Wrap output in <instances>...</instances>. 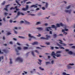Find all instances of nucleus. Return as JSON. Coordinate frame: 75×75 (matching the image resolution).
I'll return each instance as SVG.
<instances>
[{
    "mask_svg": "<svg viewBox=\"0 0 75 75\" xmlns=\"http://www.w3.org/2000/svg\"><path fill=\"white\" fill-rule=\"evenodd\" d=\"M11 34V33L10 32H8L7 33V34L8 35H10V34Z\"/></svg>",
    "mask_w": 75,
    "mask_h": 75,
    "instance_id": "4c0bfd02",
    "label": "nucleus"
},
{
    "mask_svg": "<svg viewBox=\"0 0 75 75\" xmlns=\"http://www.w3.org/2000/svg\"><path fill=\"white\" fill-rule=\"evenodd\" d=\"M45 8H44V7H42V9L43 10H45Z\"/></svg>",
    "mask_w": 75,
    "mask_h": 75,
    "instance_id": "13d9d810",
    "label": "nucleus"
},
{
    "mask_svg": "<svg viewBox=\"0 0 75 75\" xmlns=\"http://www.w3.org/2000/svg\"><path fill=\"white\" fill-rule=\"evenodd\" d=\"M20 15H22V16H24V13H21L20 11H18L17 13V16H16V17H17L18 16H20Z\"/></svg>",
    "mask_w": 75,
    "mask_h": 75,
    "instance_id": "39448f33",
    "label": "nucleus"
},
{
    "mask_svg": "<svg viewBox=\"0 0 75 75\" xmlns=\"http://www.w3.org/2000/svg\"><path fill=\"white\" fill-rule=\"evenodd\" d=\"M10 6V5H6L5 6L6 8H4V10H6V11H8V9H7V8H8V6Z\"/></svg>",
    "mask_w": 75,
    "mask_h": 75,
    "instance_id": "4468645a",
    "label": "nucleus"
},
{
    "mask_svg": "<svg viewBox=\"0 0 75 75\" xmlns=\"http://www.w3.org/2000/svg\"><path fill=\"white\" fill-rule=\"evenodd\" d=\"M64 30H65V31H68V29H67V28H65L64 29Z\"/></svg>",
    "mask_w": 75,
    "mask_h": 75,
    "instance_id": "3c124183",
    "label": "nucleus"
},
{
    "mask_svg": "<svg viewBox=\"0 0 75 75\" xmlns=\"http://www.w3.org/2000/svg\"><path fill=\"white\" fill-rule=\"evenodd\" d=\"M29 0H23V2H25V1H27Z\"/></svg>",
    "mask_w": 75,
    "mask_h": 75,
    "instance_id": "680f3d73",
    "label": "nucleus"
},
{
    "mask_svg": "<svg viewBox=\"0 0 75 75\" xmlns=\"http://www.w3.org/2000/svg\"><path fill=\"white\" fill-rule=\"evenodd\" d=\"M39 68L40 69V70H42V71H43L44 70V69L41 68V67H39Z\"/></svg>",
    "mask_w": 75,
    "mask_h": 75,
    "instance_id": "e433bc0d",
    "label": "nucleus"
},
{
    "mask_svg": "<svg viewBox=\"0 0 75 75\" xmlns=\"http://www.w3.org/2000/svg\"><path fill=\"white\" fill-rule=\"evenodd\" d=\"M71 48H74V49H75V46H72Z\"/></svg>",
    "mask_w": 75,
    "mask_h": 75,
    "instance_id": "09e8293b",
    "label": "nucleus"
},
{
    "mask_svg": "<svg viewBox=\"0 0 75 75\" xmlns=\"http://www.w3.org/2000/svg\"><path fill=\"white\" fill-rule=\"evenodd\" d=\"M36 29H37L39 31H42V30H43V28H37Z\"/></svg>",
    "mask_w": 75,
    "mask_h": 75,
    "instance_id": "2eb2a0df",
    "label": "nucleus"
},
{
    "mask_svg": "<svg viewBox=\"0 0 75 75\" xmlns=\"http://www.w3.org/2000/svg\"><path fill=\"white\" fill-rule=\"evenodd\" d=\"M48 58L49 59H50V58H51V57H50V56H48Z\"/></svg>",
    "mask_w": 75,
    "mask_h": 75,
    "instance_id": "69168bd1",
    "label": "nucleus"
},
{
    "mask_svg": "<svg viewBox=\"0 0 75 75\" xmlns=\"http://www.w3.org/2000/svg\"><path fill=\"white\" fill-rule=\"evenodd\" d=\"M14 31L15 34H17V32L16 31V30H14Z\"/></svg>",
    "mask_w": 75,
    "mask_h": 75,
    "instance_id": "de8ad7c7",
    "label": "nucleus"
},
{
    "mask_svg": "<svg viewBox=\"0 0 75 75\" xmlns=\"http://www.w3.org/2000/svg\"><path fill=\"white\" fill-rule=\"evenodd\" d=\"M31 54L33 56V57H35L34 54V52L33 51H32L31 52Z\"/></svg>",
    "mask_w": 75,
    "mask_h": 75,
    "instance_id": "cd10ccee",
    "label": "nucleus"
},
{
    "mask_svg": "<svg viewBox=\"0 0 75 75\" xmlns=\"http://www.w3.org/2000/svg\"><path fill=\"white\" fill-rule=\"evenodd\" d=\"M72 10H65V11L66 13H68L69 14H70L71 13Z\"/></svg>",
    "mask_w": 75,
    "mask_h": 75,
    "instance_id": "9d476101",
    "label": "nucleus"
},
{
    "mask_svg": "<svg viewBox=\"0 0 75 75\" xmlns=\"http://www.w3.org/2000/svg\"><path fill=\"white\" fill-rule=\"evenodd\" d=\"M3 59V56H1V57H0V62L1 61V59Z\"/></svg>",
    "mask_w": 75,
    "mask_h": 75,
    "instance_id": "bb28decb",
    "label": "nucleus"
},
{
    "mask_svg": "<svg viewBox=\"0 0 75 75\" xmlns=\"http://www.w3.org/2000/svg\"><path fill=\"white\" fill-rule=\"evenodd\" d=\"M25 22L26 24H30V22H27V21H25Z\"/></svg>",
    "mask_w": 75,
    "mask_h": 75,
    "instance_id": "4be33fe9",
    "label": "nucleus"
},
{
    "mask_svg": "<svg viewBox=\"0 0 75 75\" xmlns=\"http://www.w3.org/2000/svg\"><path fill=\"white\" fill-rule=\"evenodd\" d=\"M51 27H47L46 28V29L47 30V31H50V30H52V29L51 28H55V30H57V27L55 26L54 25H52L51 26Z\"/></svg>",
    "mask_w": 75,
    "mask_h": 75,
    "instance_id": "f257e3e1",
    "label": "nucleus"
},
{
    "mask_svg": "<svg viewBox=\"0 0 75 75\" xmlns=\"http://www.w3.org/2000/svg\"><path fill=\"white\" fill-rule=\"evenodd\" d=\"M28 36L29 37H30L31 38H33L34 39H36V38L34 36H31L30 34H29Z\"/></svg>",
    "mask_w": 75,
    "mask_h": 75,
    "instance_id": "dca6fc26",
    "label": "nucleus"
},
{
    "mask_svg": "<svg viewBox=\"0 0 75 75\" xmlns=\"http://www.w3.org/2000/svg\"><path fill=\"white\" fill-rule=\"evenodd\" d=\"M35 51L36 53H38V54H39V52L37 50H35Z\"/></svg>",
    "mask_w": 75,
    "mask_h": 75,
    "instance_id": "f704fd0d",
    "label": "nucleus"
},
{
    "mask_svg": "<svg viewBox=\"0 0 75 75\" xmlns=\"http://www.w3.org/2000/svg\"><path fill=\"white\" fill-rule=\"evenodd\" d=\"M10 64H12V63H13V62H12V61H11V59H10Z\"/></svg>",
    "mask_w": 75,
    "mask_h": 75,
    "instance_id": "7c9ffc66",
    "label": "nucleus"
},
{
    "mask_svg": "<svg viewBox=\"0 0 75 75\" xmlns=\"http://www.w3.org/2000/svg\"><path fill=\"white\" fill-rule=\"evenodd\" d=\"M68 54H69L70 55H72V54H73V52H72V51H70L68 52Z\"/></svg>",
    "mask_w": 75,
    "mask_h": 75,
    "instance_id": "6ab92c4d",
    "label": "nucleus"
},
{
    "mask_svg": "<svg viewBox=\"0 0 75 75\" xmlns=\"http://www.w3.org/2000/svg\"><path fill=\"white\" fill-rule=\"evenodd\" d=\"M56 56L57 57H60L61 56V54H56Z\"/></svg>",
    "mask_w": 75,
    "mask_h": 75,
    "instance_id": "aec40b11",
    "label": "nucleus"
},
{
    "mask_svg": "<svg viewBox=\"0 0 75 75\" xmlns=\"http://www.w3.org/2000/svg\"><path fill=\"white\" fill-rule=\"evenodd\" d=\"M61 25V26H62V27H63L64 26V24H62V23H61L60 24V26Z\"/></svg>",
    "mask_w": 75,
    "mask_h": 75,
    "instance_id": "58836bf2",
    "label": "nucleus"
},
{
    "mask_svg": "<svg viewBox=\"0 0 75 75\" xmlns=\"http://www.w3.org/2000/svg\"><path fill=\"white\" fill-rule=\"evenodd\" d=\"M30 7L31 8H32V7H34V8H37L38 7L37 6V5H33L31 6Z\"/></svg>",
    "mask_w": 75,
    "mask_h": 75,
    "instance_id": "9b49d317",
    "label": "nucleus"
},
{
    "mask_svg": "<svg viewBox=\"0 0 75 75\" xmlns=\"http://www.w3.org/2000/svg\"><path fill=\"white\" fill-rule=\"evenodd\" d=\"M9 22L10 23H12V22H13V21H12V20H10V21H9Z\"/></svg>",
    "mask_w": 75,
    "mask_h": 75,
    "instance_id": "bf43d9fd",
    "label": "nucleus"
},
{
    "mask_svg": "<svg viewBox=\"0 0 75 75\" xmlns=\"http://www.w3.org/2000/svg\"><path fill=\"white\" fill-rule=\"evenodd\" d=\"M30 3H31V2L29 1L26 2V4H29Z\"/></svg>",
    "mask_w": 75,
    "mask_h": 75,
    "instance_id": "8fccbe9b",
    "label": "nucleus"
},
{
    "mask_svg": "<svg viewBox=\"0 0 75 75\" xmlns=\"http://www.w3.org/2000/svg\"><path fill=\"white\" fill-rule=\"evenodd\" d=\"M15 50H16V52H17L16 53L17 55H20V53H18V50H17V49H16Z\"/></svg>",
    "mask_w": 75,
    "mask_h": 75,
    "instance_id": "a211bd4d",
    "label": "nucleus"
},
{
    "mask_svg": "<svg viewBox=\"0 0 75 75\" xmlns=\"http://www.w3.org/2000/svg\"><path fill=\"white\" fill-rule=\"evenodd\" d=\"M28 9V6L26 5V8H23L22 9V10L23 11H26Z\"/></svg>",
    "mask_w": 75,
    "mask_h": 75,
    "instance_id": "1a4fd4ad",
    "label": "nucleus"
},
{
    "mask_svg": "<svg viewBox=\"0 0 75 75\" xmlns=\"http://www.w3.org/2000/svg\"><path fill=\"white\" fill-rule=\"evenodd\" d=\"M74 64L72 63V64H71L70 63L69 64H68L67 65V67L68 69H71V66L70 65L72 66V65H74Z\"/></svg>",
    "mask_w": 75,
    "mask_h": 75,
    "instance_id": "423d86ee",
    "label": "nucleus"
},
{
    "mask_svg": "<svg viewBox=\"0 0 75 75\" xmlns=\"http://www.w3.org/2000/svg\"><path fill=\"white\" fill-rule=\"evenodd\" d=\"M40 10V8H37L36 9V10Z\"/></svg>",
    "mask_w": 75,
    "mask_h": 75,
    "instance_id": "338daca9",
    "label": "nucleus"
},
{
    "mask_svg": "<svg viewBox=\"0 0 75 75\" xmlns=\"http://www.w3.org/2000/svg\"><path fill=\"white\" fill-rule=\"evenodd\" d=\"M0 54H3V52H1V51L0 50Z\"/></svg>",
    "mask_w": 75,
    "mask_h": 75,
    "instance_id": "5fc2aeb1",
    "label": "nucleus"
},
{
    "mask_svg": "<svg viewBox=\"0 0 75 75\" xmlns=\"http://www.w3.org/2000/svg\"><path fill=\"white\" fill-rule=\"evenodd\" d=\"M71 7V6H68L67 8V9H69V8H70Z\"/></svg>",
    "mask_w": 75,
    "mask_h": 75,
    "instance_id": "79ce46f5",
    "label": "nucleus"
},
{
    "mask_svg": "<svg viewBox=\"0 0 75 75\" xmlns=\"http://www.w3.org/2000/svg\"><path fill=\"white\" fill-rule=\"evenodd\" d=\"M65 29L64 30V29H62V33H64L63 34H65V35L66 34H67V33H66L65 32Z\"/></svg>",
    "mask_w": 75,
    "mask_h": 75,
    "instance_id": "f3484780",
    "label": "nucleus"
},
{
    "mask_svg": "<svg viewBox=\"0 0 75 75\" xmlns=\"http://www.w3.org/2000/svg\"><path fill=\"white\" fill-rule=\"evenodd\" d=\"M47 25H48V24H47V23H46L45 24V26H47Z\"/></svg>",
    "mask_w": 75,
    "mask_h": 75,
    "instance_id": "774afa93",
    "label": "nucleus"
},
{
    "mask_svg": "<svg viewBox=\"0 0 75 75\" xmlns=\"http://www.w3.org/2000/svg\"><path fill=\"white\" fill-rule=\"evenodd\" d=\"M12 9H13V10H14V9H15V8L13 7H11L10 8V10H12Z\"/></svg>",
    "mask_w": 75,
    "mask_h": 75,
    "instance_id": "c03bdc74",
    "label": "nucleus"
},
{
    "mask_svg": "<svg viewBox=\"0 0 75 75\" xmlns=\"http://www.w3.org/2000/svg\"><path fill=\"white\" fill-rule=\"evenodd\" d=\"M65 51H66V52H68V51H69V50L66 49L65 50Z\"/></svg>",
    "mask_w": 75,
    "mask_h": 75,
    "instance_id": "49530a36",
    "label": "nucleus"
},
{
    "mask_svg": "<svg viewBox=\"0 0 75 75\" xmlns=\"http://www.w3.org/2000/svg\"><path fill=\"white\" fill-rule=\"evenodd\" d=\"M20 23H24V21H21L20 22Z\"/></svg>",
    "mask_w": 75,
    "mask_h": 75,
    "instance_id": "603ef678",
    "label": "nucleus"
},
{
    "mask_svg": "<svg viewBox=\"0 0 75 75\" xmlns=\"http://www.w3.org/2000/svg\"><path fill=\"white\" fill-rule=\"evenodd\" d=\"M3 20L4 21H6V19H5V18H3Z\"/></svg>",
    "mask_w": 75,
    "mask_h": 75,
    "instance_id": "052dcab7",
    "label": "nucleus"
},
{
    "mask_svg": "<svg viewBox=\"0 0 75 75\" xmlns=\"http://www.w3.org/2000/svg\"><path fill=\"white\" fill-rule=\"evenodd\" d=\"M45 8H47L48 7V3H46V5H45Z\"/></svg>",
    "mask_w": 75,
    "mask_h": 75,
    "instance_id": "c85d7f7f",
    "label": "nucleus"
},
{
    "mask_svg": "<svg viewBox=\"0 0 75 75\" xmlns=\"http://www.w3.org/2000/svg\"><path fill=\"white\" fill-rule=\"evenodd\" d=\"M46 38L42 37L41 38V39H42V40H49L50 38H51V36L49 35H46Z\"/></svg>",
    "mask_w": 75,
    "mask_h": 75,
    "instance_id": "f03ea898",
    "label": "nucleus"
},
{
    "mask_svg": "<svg viewBox=\"0 0 75 75\" xmlns=\"http://www.w3.org/2000/svg\"><path fill=\"white\" fill-rule=\"evenodd\" d=\"M38 61L40 62V63H39L38 62V64H39L40 65H41V62H42V61H41V60L40 59H39Z\"/></svg>",
    "mask_w": 75,
    "mask_h": 75,
    "instance_id": "412c9836",
    "label": "nucleus"
},
{
    "mask_svg": "<svg viewBox=\"0 0 75 75\" xmlns=\"http://www.w3.org/2000/svg\"><path fill=\"white\" fill-rule=\"evenodd\" d=\"M61 51H58L56 52V54H58V53H61Z\"/></svg>",
    "mask_w": 75,
    "mask_h": 75,
    "instance_id": "a19ab883",
    "label": "nucleus"
},
{
    "mask_svg": "<svg viewBox=\"0 0 75 75\" xmlns=\"http://www.w3.org/2000/svg\"><path fill=\"white\" fill-rule=\"evenodd\" d=\"M51 55L52 56L54 59H57V58L55 56L56 55V54L55 53V52H52V53H51Z\"/></svg>",
    "mask_w": 75,
    "mask_h": 75,
    "instance_id": "20e7f679",
    "label": "nucleus"
},
{
    "mask_svg": "<svg viewBox=\"0 0 75 75\" xmlns=\"http://www.w3.org/2000/svg\"><path fill=\"white\" fill-rule=\"evenodd\" d=\"M28 15H31V16H35V15L34 14H30V13H29V14H28Z\"/></svg>",
    "mask_w": 75,
    "mask_h": 75,
    "instance_id": "ea45409f",
    "label": "nucleus"
},
{
    "mask_svg": "<svg viewBox=\"0 0 75 75\" xmlns=\"http://www.w3.org/2000/svg\"><path fill=\"white\" fill-rule=\"evenodd\" d=\"M16 3H17V4H18V6H21V4H19V3L18 2V1H17L16 0Z\"/></svg>",
    "mask_w": 75,
    "mask_h": 75,
    "instance_id": "5701e85b",
    "label": "nucleus"
},
{
    "mask_svg": "<svg viewBox=\"0 0 75 75\" xmlns=\"http://www.w3.org/2000/svg\"><path fill=\"white\" fill-rule=\"evenodd\" d=\"M2 51L4 52L5 53H7V52H8L9 51L8 50H6V49H4L2 50Z\"/></svg>",
    "mask_w": 75,
    "mask_h": 75,
    "instance_id": "f8f14e48",
    "label": "nucleus"
},
{
    "mask_svg": "<svg viewBox=\"0 0 75 75\" xmlns=\"http://www.w3.org/2000/svg\"><path fill=\"white\" fill-rule=\"evenodd\" d=\"M5 3L6 2L5 1H4L1 4L3 6L4 5V4H5Z\"/></svg>",
    "mask_w": 75,
    "mask_h": 75,
    "instance_id": "2f4dec72",
    "label": "nucleus"
},
{
    "mask_svg": "<svg viewBox=\"0 0 75 75\" xmlns=\"http://www.w3.org/2000/svg\"><path fill=\"white\" fill-rule=\"evenodd\" d=\"M58 41H60V42H59L60 44H63V46H67V44H64V43H63L62 42H63L61 40H59Z\"/></svg>",
    "mask_w": 75,
    "mask_h": 75,
    "instance_id": "0eeeda50",
    "label": "nucleus"
},
{
    "mask_svg": "<svg viewBox=\"0 0 75 75\" xmlns=\"http://www.w3.org/2000/svg\"><path fill=\"white\" fill-rule=\"evenodd\" d=\"M57 27H60V24H57L56 25Z\"/></svg>",
    "mask_w": 75,
    "mask_h": 75,
    "instance_id": "c756f323",
    "label": "nucleus"
},
{
    "mask_svg": "<svg viewBox=\"0 0 75 75\" xmlns=\"http://www.w3.org/2000/svg\"><path fill=\"white\" fill-rule=\"evenodd\" d=\"M17 7H18L17 6H16L15 7V8H16V11H18V10H19V9L17 8Z\"/></svg>",
    "mask_w": 75,
    "mask_h": 75,
    "instance_id": "b1692460",
    "label": "nucleus"
},
{
    "mask_svg": "<svg viewBox=\"0 0 75 75\" xmlns=\"http://www.w3.org/2000/svg\"><path fill=\"white\" fill-rule=\"evenodd\" d=\"M18 60L20 62H22L23 61V59L20 57H18L16 59V61H17Z\"/></svg>",
    "mask_w": 75,
    "mask_h": 75,
    "instance_id": "7ed1b4c3",
    "label": "nucleus"
},
{
    "mask_svg": "<svg viewBox=\"0 0 75 75\" xmlns=\"http://www.w3.org/2000/svg\"><path fill=\"white\" fill-rule=\"evenodd\" d=\"M23 49H24V50H27V49H28V47H23Z\"/></svg>",
    "mask_w": 75,
    "mask_h": 75,
    "instance_id": "473e14b6",
    "label": "nucleus"
},
{
    "mask_svg": "<svg viewBox=\"0 0 75 75\" xmlns=\"http://www.w3.org/2000/svg\"><path fill=\"white\" fill-rule=\"evenodd\" d=\"M38 42H35L32 43V45H38Z\"/></svg>",
    "mask_w": 75,
    "mask_h": 75,
    "instance_id": "ddd939ff",
    "label": "nucleus"
},
{
    "mask_svg": "<svg viewBox=\"0 0 75 75\" xmlns=\"http://www.w3.org/2000/svg\"><path fill=\"white\" fill-rule=\"evenodd\" d=\"M57 46H58L59 47L60 49H65V48H64V47H62V45H61L59 44V43H57Z\"/></svg>",
    "mask_w": 75,
    "mask_h": 75,
    "instance_id": "6e6552de",
    "label": "nucleus"
},
{
    "mask_svg": "<svg viewBox=\"0 0 75 75\" xmlns=\"http://www.w3.org/2000/svg\"><path fill=\"white\" fill-rule=\"evenodd\" d=\"M9 44H13V42L11 41L10 42H9Z\"/></svg>",
    "mask_w": 75,
    "mask_h": 75,
    "instance_id": "6e6d98bb",
    "label": "nucleus"
},
{
    "mask_svg": "<svg viewBox=\"0 0 75 75\" xmlns=\"http://www.w3.org/2000/svg\"><path fill=\"white\" fill-rule=\"evenodd\" d=\"M46 44H47V45H50V42H46Z\"/></svg>",
    "mask_w": 75,
    "mask_h": 75,
    "instance_id": "37998d69",
    "label": "nucleus"
},
{
    "mask_svg": "<svg viewBox=\"0 0 75 75\" xmlns=\"http://www.w3.org/2000/svg\"><path fill=\"white\" fill-rule=\"evenodd\" d=\"M55 48L56 49H59V47H55Z\"/></svg>",
    "mask_w": 75,
    "mask_h": 75,
    "instance_id": "0e129e2a",
    "label": "nucleus"
},
{
    "mask_svg": "<svg viewBox=\"0 0 75 75\" xmlns=\"http://www.w3.org/2000/svg\"><path fill=\"white\" fill-rule=\"evenodd\" d=\"M50 62H46V65H48V64H50Z\"/></svg>",
    "mask_w": 75,
    "mask_h": 75,
    "instance_id": "a18cd8bd",
    "label": "nucleus"
},
{
    "mask_svg": "<svg viewBox=\"0 0 75 75\" xmlns=\"http://www.w3.org/2000/svg\"><path fill=\"white\" fill-rule=\"evenodd\" d=\"M51 62L52 64H54V61H52Z\"/></svg>",
    "mask_w": 75,
    "mask_h": 75,
    "instance_id": "e2e57ef3",
    "label": "nucleus"
},
{
    "mask_svg": "<svg viewBox=\"0 0 75 75\" xmlns=\"http://www.w3.org/2000/svg\"><path fill=\"white\" fill-rule=\"evenodd\" d=\"M50 31L49 33L50 34H52V31Z\"/></svg>",
    "mask_w": 75,
    "mask_h": 75,
    "instance_id": "4d7b16f0",
    "label": "nucleus"
},
{
    "mask_svg": "<svg viewBox=\"0 0 75 75\" xmlns=\"http://www.w3.org/2000/svg\"><path fill=\"white\" fill-rule=\"evenodd\" d=\"M17 45H21L20 44V43H19L18 42H17Z\"/></svg>",
    "mask_w": 75,
    "mask_h": 75,
    "instance_id": "864d4df0",
    "label": "nucleus"
},
{
    "mask_svg": "<svg viewBox=\"0 0 75 75\" xmlns=\"http://www.w3.org/2000/svg\"><path fill=\"white\" fill-rule=\"evenodd\" d=\"M38 24H41V22H38L36 24V25H38Z\"/></svg>",
    "mask_w": 75,
    "mask_h": 75,
    "instance_id": "a878e982",
    "label": "nucleus"
},
{
    "mask_svg": "<svg viewBox=\"0 0 75 75\" xmlns=\"http://www.w3.org/2000/svg\"><path fill=\"white\" fill-rule=\"evenodd\" d=\"M17 48L18 50H21V48L20 47H17Z\"/></svg>",
    "mask_w": 75,
    "mask_h": 75,
    "instance_id": "72a5a7b5",
    "label": "nucleus"
},
{
    "mask_svg": "<svg viewBox=\"0 0 75 75\" xmlns=\"http://www.w3.org/2000/svg\"><path fill=\"white\" fill-rule=\"evenodd\" d=\"M57 34H54L53 35V37H54V38H56L57 37Z\"/></svg>",
    "mask_w": 75,
    "mask_h": 75,
    "instance_id": "c9c22d12",
    "label": "nucleus"
},
{
    "mask_svg": "<svg viewBox=\"0 0 75 75\" xmlns=\"http://www.w3.org/2000/svg\"><path fill=\"white\" fill-rule=\"evenodd\" d=\"M18 38H22V39H24V38H25L24 37L20 36H18Z\"/></svg>",
    "mask_w": 75,
    "mask_h": 75,
    "instance_id": "393cba45",
    "label": "nucleus"
}]
</instances>
